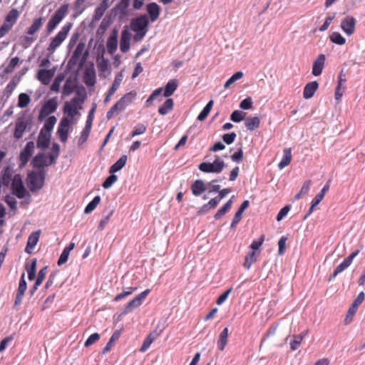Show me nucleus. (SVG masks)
Listing matches in <instances>:
<instances>
[{
  "label": "nucleus",
  "instance_id": "ea45409f",
  "mask_svg": "<svg viewBox=\"0 0 365 365\" xmlns=\"http://www.w3.org/2000/svg\"><path fill=\"white\" fill-rule=\"evenodd\" d=\"M174 101L172 98H168L164 103L158 108V113L165 115L173 109Z\"/></svg>",
  "mask_w": 365,
  "mask_h": 365
},
{
  "label": "nucleus",
  "instance_id": "0eeeda50",
  "mask_svg": "<svg viewBox=\"0 0 365 365\" xmlns=\"http://www.w3.org/2000/svg\"><path fill=\"white\" fill-rule=\"evenodd\" d=\"M11 191L19 199H23L26 195H29L20 174L14 175L11 182Z\"/></svg>",
  "mask_w": 365,
  "mask_h": 365
},
{
  "label": "nucleus",
  "instance_id": "338daca9",
  "mask_svg": "<svg viewBox=\"0 0 365 365\" xmlns=\"http://www.w3.org/2000/svg\"><path fill=\"white\" fill-rule=\"evenodd\" d=\"M118 180L117 175L114 173H110V175L106 178L105 181L103 182L102 186L104 189L110 188L114 182H115Z\"/></svg>",
  "mask_w": 365,
  "mask_h": 365
},
{
  "label": "nucleus",
  "instance_id": "09e8293b",
  "mask_svg": "<svg viewBox=\"0 0 365 365\" xmlns=\"http://www.w3.org/2000/svg\"><path fill=\"white\" fill-rule=\"evenodd\" d=\"M101 200V198L99 195L94 197L93 199L85 207L84 213L89 214L93 210H94L96 206L100 203Z\"/></svg>",
  "mask_w": 365,
  "mask_h": 365
},
{
  "label": "nucleus",
  "instance_id": "4468645a",
  "mask_svg": "<svg viewBox=\"0 0 365 365\" xmlns=\"http://www.w3.org/2000/svg\"><path fill=\"white\" fill-rule=\"evenodd\" d=\"M26 289L27 283L25 279V273H23L19 280V287L15 297L14 308L17 309L16 307L21 304Z\"/></svg>",
  "mask_w": 365,
  "mask_h": 365
},
{
  "label": "nucleus",
  "instance_id": "9d476101",
  "mask_svg": "<svg viewBox=\"0 0 365 365\" xmlns=\"http://www.w3.org/2000/svg\"><path fill=\"white\" fill-rule=\"evenodd\" d=\"M58 103L56 98L48 100L42 106L38 115V120L41 121L51 113L56 110Z\"/></svg>",
  "mask_w": 365,
  "mask_h": 365
},
{
  "label": "nucleus",
  "instance_id": "58836bf2",
  "mask_svg": "<svg viewBox=\"0 0 365 365\" xmlns=\"http://www.w3.org/2000/svg\"><path fill=\"white\" fill-rule=\"evenodd\" d=\"M19 14L16 9H12L6 16L4 22L13 27L19 19Z\"/></svg>",
  "mask_w": 365,
  "mask_h": 365
},
{
  "label": "nucleus",
  "instance_id": "a19ab883",
  "mask_svg": "<svg viewBox=\"0 0 365 365\" xmlns=\"http://www.w3.org/2000/svg\"><path fill=\"white\" fill-rule=\"evenodd\" d=\"M60 153V145L57 143H53L51 148V152L49 153V164H54Z\"/></svg>",
  "mask_w": 365,
  "mask_h": 365
},
{
  "label": "nucleus",
  "instance_id": "49530a36",
  "mask_svg": "<svg viewBox=\"0 0 365 365\" xmlns=\"http://www.w3.org/2000/svg\"><path fill=\"white\" fill-rule=\"evenodd\" d=\"M36 259H33L30 265H26V269L28 273L29 280L33 281L36 277Z\"/></svg>",
  "mask_w": 365,
  "mask_h": 365
},
{
  "label": "nucleus",
  "instance_id": "603ef678",
  "mask_svg": "<svg viewBox=\"0 0 365 365\" xmlns=\"http://www.w3.org/2000/svg\"><path fill=\"white\" fill-rule=\"evenodd\" d=\"M256 261L257 258L255 256V252L252 251L250 252L245 257L243 265L246 269H249Z\"/></svg>",
  "mask_w": 365,
  "mask_h": 365
},
{
  "label": "nucleus",
  "instance_id": "c756f323",
  "mask_svg": "<svg viewBox=\"0 0 365 365\" xmlns=\"http://www.w3.org/2000/svg\"><path fill=\"white\" fill-rule=\"evenodd\" d=\"M27 127V123L26 121L21 119H19L15 125V130L14 133V137L16 140H19L22 138L26 129Z\"/></svg>",
  "mask_w": 365,
  "mask_h": 365
},
{
  "label": "nucleus",
  "instance_id": "a878e982",
  "mask_svg": "<svg viewBox=\"0 0 365 365\" xmlns=\"http://www.w3.org/2000/svg\"><path fill=\"white\" fill-rule=\"evenodd\" d=\"M318 87L319 83L316 81L308 83L304 88L303 97L305 99L311 98L314 96Z\"/></svg>",
  "mask_w": 365,
  "mask_h": 365
},
{
  "label": "nucleus",
  "instance_id": "e433bc0d",
  "mask_svg": "<svg viewBox=\"0 0 365 365\" xmlns=\"http://www.w3.org/2000/svg\"><path fill=\"white\" fill-rule=\"evenodd\" d=\"M178 88V81L176 79L170 80L165 86L163 96L170 97L172 96Z\"/></svg>",
  "mask_w": 365,
  "mask_h": 365
},
{
  "label": "nucleus",
  "instance_id": "6e6d98bb",
  "mask_svg": "<svg viewBox=\"0 0 365 365\" xmlns=\"http://www.w3.org/2000/svg\"><path fill=\"white\" fill-rule=\"evenodd\" d=\"M31 101L30 96L25 93H21L19 96L18 106L19 108L26 107Z\"/></svg>",
  "mask_w": 365,
  "mask_h": 365
},
{
  "label": "nucleus",
  "instance_id": "e2e57ef3",
  "mask_svg": "<svg viewBox=\"0 0 365 365\" xmlns=\"http://www.w3.org/2000/svg\"><path fill=\"white\" fill-rule=\"evenodd\" d=\"M86 1V0H75L73 3V9L76 13V16L81 14L86 9V6H84Z\"/></svg>",
  "mask_w": 365,
  "mask_h": 365
},
{
  "label": "nucleus",
  "instance_id": "8fccbe9b",
  "mask_svg": "<svg viewBox=\"0 0 365 365\" xmlns=\"http://www.w3.org/2000/svg\"><path fill=\"white\" fill-rule=\"evenodd\" d=\"M91 126L85 125V127L83 129L81 133V136L78 140V145L79 146L82 145L84 143L87 141L91 130Z\"/></svg>",
  "mask_w": 365,
  "mask_h": 365
},
{
  "label": "nucleus",
  "instance_id": "473e14b6",
  "mask_svg": "<svg viewBox=\"0 0 365 365\" xmlns=\"http://www.w3.org/2000/svg\"><path fill=\"white\" fill-rule=\"evenodd\" d=\"M292 160V150L291 148H284L283 150V156L281 161L278 164L279 170L283 169L287 166Z\"/></svg>",
  "mask_w": 365,
  "mask_h": 365
},
{
  "label": "nucleus",
  "instance_id": "f03ea898",
  "mask_svg": "<svg viewBox=\"0 0 365 365\" xmlns=\"http://www.w3.org/2000/svg\"><path fill=\"white\" fill-rule=\"evenodd\" d=\"M85 43L83 42H80L76 49L74 50L71 57L68 61L67 67L68 68H72L76 66L78 63L79 66L82 67L85 62L87 60L88 56V51H86L83 54V51L85 48Z\"/></svg>",
  "mask_w": 365,
  "mask_h": 365
},
{
  "label": "nucleus",
  "instance_id": "6ab92c4d",
  "mask_svg": "<svg viewBox=\"0 0 365 365\" xmlns=\"http://www.w3.org/2000/svg\"><path fill=\"white\" fill-rule=\"evenodd\" d=\"M123 74L121 73H118L116 74L114 81L113 82L110 88H109L108 93H106V96L104 98V103H107L110 101L111 96L115 93L116 90L118 88V87L120 85V83L123 80Z\"/></svg>",
  "mask_w": 365,
  "mask_h": 365
},
{
  "label": "nucleus",
  "instance_id": "72a5a7b5",
  "mask_svg": "<svg viewBox=\"0 0 365 365\" xmlns=\"http://www.w3.org/2000/svg\"><path fill=\"white\" fill-rule=\"evenodd\" d=\"M128 157L123 155L109 169L110 173H115L120 171L126 164Z\"/></svg>",
  "mask_w": 365,
  "mask_h": 365
},
{
  "label": "nucleus",
  "instance_id": "69168bd1",
  "mask_svg": "<svg viewBox=\"0 0 365 365\" xmlns=\"http://www.w3.org/2000/svg\"><path fill=\"white\" fill-rule=\"evenodd\" d=\"M20 62V58L18 56L12 58L9 63V65L4 68V73L8 74L11 73L14 68L19 64Z\"/></svg>",
  "mask_w": 365,
  "mask_h": 365
},
{
  "label": "nucleus",
  "instance_id": "2f4dec72",
  "mask_svg": "<svg viewBox=\"0 0 365 365\" xmlns=\"http://www.w3.org/2000/svg\"><path fill=\"white\" fill-rule=\"evenodd\" d=\"M234 195L222 207H220L214 215V218L217 220L224 216L232 207L233 202Z\"/></svg>",
  "mask_w": 365,
  "mask_h": 365
},
{
  "label": "nucleus",
  "instance_id": "ddd939ff",
  "mask_svg": "<svg viewBox=\"0 0 365 365\" xmlns=\"http://www.w3.org/2000/svg\"><path fill=\"white\" fill-rule=\"evenodd\" d=\"M356 24V20L354 16H346L342 19L340 27L349 36L354 33Z\"/></svg>",
  "mask_w": 365,
  "mask_h": 365
},
{
  "label": "nucleus",
  "instance_id": "de8ad7c7",
  "mask_svg": "<svg viewBox=\"0 0 365 365\" xmlns=\"http://www.w3.org/2000/svg\"><path fill=\"white\" fill-rule=\"evenodd\" d=\"M56 121H57V119L54 115L49 116L46 120L43 127L41 129H44V132L47 133H51Z\"/></svg>",
  "mask_w": 365,
  "mask_h": 365
},
{
  "label": "nucleus",
  "instance_id": "774afa93",
  "mask_svg": "<svg viewBox=\"0 0 365 365\" xmlns=\"http://www.w3.org/2000/svg\"><path fill=\"white\" fill-rule=\"evenodd\" d=\"M136 287H128L127 290H124L121 293L117 294L114 298V301L118 302L124 297L130 295L135 290H136Z\"/></svg>",
  "mask_w": 365,
  "mask_h": 365
},
{
  "label": "nucleus",
  "instance_id": "1a4fd4ad",
  "mask_svg": "<svg viewBox=\"0 0 365 365\" xmlns=\"http://www.w3.org/2000/svg\"><path fill=\"white\" fill-rule=\"evenodd\" d=\"M72 119L63 118L58 127L57 134L62 143H66L68 140L69 129L72 124Z\"/></svg>",
  "mask_w": 365,
  "mask_h": 365
},
{
  "label": "nucleus",
  "instance_id": "7ed1b4c3",
  "mask_svg": "<svg viewBox=\"0 0 365 365\" xmlns=\"http://www.w3.org/2000/svg\"><path fill=\"white\" fill-rule=\"evenodd\" d=\"M68 4L61 5L49 19L46 25V31L48 34H51L63 19L68 12Z\"/></svg>",
  "mask_w": 365,
  "mask_h": 365
},
{
  "label": "nucleus",
  "instance_id": "c85d7f7f",
  "mask_svg": "<svg viewBox=\"0 0 365 365\" xmlns=\"http://www.w3.org/2000/svg\"><path fill=\"white\" fill-rule=\"evenodd\" d=\"M359 253V250H356L354 252H353L351 254H350L347 257H346L344 261L340 263L336 269L341 273L343 271H344L346 269H347L351 264L353 259L355 257L358 255Z\"/></svg>",
  "mask_w": 365,
  "mask_h": 365
},
{
  "label": "nucleus",
  "instance_id": "680f3d73",
  "mask_svg": "<svg viewBox=\"0 0 365 365\" xmlns=\"http://www.w3.org/2000/svg\"><path fill=\"white\" fill-rule=\"evenodd\" d=\"M147 127L143 123H138L133 128V130L130 133V138H133L136 135H142L146 132Z\"/></svg>",
  "mask_w": 365,
  "mask_h": 365
},
{
  "label": "nucleus",
  "instance_id": "423d86ee",
  "mask_svg": "<svg viewBox=\"0 0 365 365\" xmlns=\"http://www.w3.org/2000/svg\"><path fill=\"white\" fill-rule=\"evenodd\" d=\"M86 99V95L83 94L82 98L74 97L70 102L66 101L63 106V113L68 116L73 118L78 113V108L81 109V104Z\"/></svg>",
  "mask_w": 365,
  "mask_h": 365
},
{
  "label": "nucleus",
  "instance_id": "5fc2aeb1",
  "mask_svg": "<svg viewBox=\"0 0 365 365\" xmlns=\"http://www.w3.org/2000/svg\"><path fill=\"white\" fill-rule=\"evenodd\" d=\"M220 182V179H215L206 184L207 190L209 193L218 192L220 190V185L216 183Z\"/></svg>",
  "mask_w": 365,
  "mask_h": 365
},
{
  "label": "nucleus",
  "instance_id": "cd10ccee",
  "mask_svg": "<svg viewBox=\"0 0 365 365\" xmlns=\"http://www.w3.org/2000/svg\"><path fill=\"white\" fill-rule=\"evenodd\" d=\"M192 193L195 196H200L207 190L206 184L202 180H196L190 187Z\"/></svg>",
  "mask_w": 365,
  "mask_h": 365
},
{
  "label": "nucleus",
  "instance_id": "4d7b16f0",
  "mask_svg": "<svg viewBox=\"0 0 365 365\" xmlns=\"http://www.w3.org/2000/svg\"><path fill=\"white\" fill-rule=\"evenodd\" d=\"M113 213V210H109L106 213V211L104 212L103 217L100 221V223L98 227V230L101 231L105 228L106 225L108 224Z\"/></svg>",
  "mask_w": 365,
  "mask_h": 365
},
{
  "label": "nucleus",
  "instance_id": "9b49d317",
  "mask_svg": "<svg viewBox=\"0 0 365 365\" xmlns=\"http://www.w3.org/2000/svg\"><path fill=\"white\" fill-rule=\"evenodd\" d=\"M148 25L149 21L146 14L133 19L130 23V27L133 31H148Z\"/></svg>",
  "mask_w": 365,
  "mask_h": 365
},
{
  "label": "nucleus",
  "instance_id": "aec40b11",
  "mask_svg": "<svg viewBox=\"0 0 365 365\" xmlns=\"http://www.w3.org/2000/svg\"><path fill=\"white\" fill-rule=\"evenodd\" d=\"M250 205V201L246 200L240 205V207L238 208L237 211L236 212L231 225H230V229H235L237 224L240 222L242 219V216L245 210L249 207Z\"/></svg>",
  "mask_w": 365,
  "mask_h": 365
},
{
  "label": "nucleus",
  "instance_id": "79ce46f5",
  "mask_svg": "<svg viewBox=\"0 0 365 365\" xmlns=\"http://www.w3.org/2000/svg\"><path fill=\"white\" fill-rule=\"evenodd\" d=\"M307 331H304L298 335L294 336L293 340L290 341L291 350L295 351L299 347L302 340L304 339V336L307 334Z\"/></svg>",
  "mask_w": 365,
  "mask_h": 365
},
{
  "label": "nucleus",
  "instance_id": "412c9836",
  "mask_svg": "<svg viewBox=\"0 0 365 365\" xmlns=\"http://www.w3.org/2000/svg\"><path fill=\"white\" fill-rule=\"evenodd\" d=\"M51 142V133L44 132V129H41L37 140V147L42 150L48 148Z\"/></svg>",
  "mask_w": 365,
  "mask_h": 365
},
{
  "label": "nucleus",
  "instance_id": "f704fd0d",
  "mask_svg": "<svg viewBox=\"0 0 365 365\" xmlns=\"http://www.w3.org/2000/svg\"><path fill=\"white\" fill-rule=\"evenodd\" d=\"M365 294L363 292H361L356 298L353 302L351 306L349 307L348 311V316L353 315L357 310L358 307L363 302L364 300Z\"/></svg>",
  "mask_w": 365,
  "mask_h": 365
},
{
  "label": "nucleus",
  "instance_id": "bb28decb",
  "mask_svg": "<svg viewBox=\"0 0 365 365\" xmlns=\"http://www.w3.org/2000/svg\"><path fill=\"white\" fill-rule=\"evenodd\" d=\"M147 11L150 16L151 21H155L160 16V7L157 3L151 2L147 5Z\"/></svg>",
  "mask_w": 365,
  "mask_h": 365
},
{
  "label": "nucleus",
  "instance_id": "f8f14e48",
  "mask_svg": "<svg viewBox=\"0 0 365 365\" xmlns=\"http://www.w3.org/2000/svg\"><path fill=\"white\" fill-rule=\"evenodd\" d=\"M34 148L35 145L33 141H29L26 143L25 148L21 150L19 155L21 167H24L27 164L34 153Z\"/></svg>",
  "mask_w": 365,
  "mask_h": 365
},
{
  "label": "nucleus",
  "instance_id": "20e7f679",
  "mask_svg": "<svg viewBox=\"0 0 365 365\" xmlns=\"http://www.w3.org/2000/svg\"><path fill=\"white\" fill-rule=\"evenodd\" d=\"M225 166V162L216 155L213 163L203 162L199 165L198 168L206 173H220Z\"/></svg>",
  "mask_w": 365,
  "mask_h": 365
},
{
  "label": "nucleus",
  "instance_id": "37998d69",
  "mask_svg": "<svg viewBox=\"0 0 365 365\" xmlns=\"http://www.w3.org/2000/svg\"><path fill=\"white\" fill-rule=\"evenodd\" d=\"M159 334H158L156 331H153L150 333V334L147 336V338L144 340L141 347H140V351L144 352L145 351L148 347L150 346V344L153 343V341L158 336Z\"/></svg>",
  "mask_w": 365,
  "mask_h": 365
},
{
  "label": "nucleus",
  "instance_id": "3c124183",
  "mask_svg": "<svg viewBox=\"0 0 365 365\" xmlns=\"http://www.w3.org/2000/svg\"><path fill=\"white\" fill-rule=\"evenodd\" d=\"M76 86L75 83L71 80V78H67L63 88V94L64 96L70 95Z\"/></svg>",
  "mask_w": 365,
  "mask_h": 365
},
{
  "label": "nucleus",
  "instance_id": "864d4df0",
  "mask_svg": "<svg viewBox=\"0 0 365 365\" xmlns=\"http://www.w3.org/2000/svg\"><path fill=\"white\" fill-rule=\"evenodd\" d=\"M245 116L246 113L239 110H235L230 115V120L234 123H240L245 119Z\"/></svg>",
  "mask_w": 365,
  "mask_h": 365
},
{
  "label": "nucleus",
  "instance_id": "c9c22d12",
  "mask_svg": "<svg viewBox=\"0 0 365 365\" xmlns=\"http://www.w3.org/2000/svg\"><path fill=\"white\" fill-rule=\"evenodd\" d=\"M121 331L120 330H115L111 337L110 338L109 341L106 344V345L104 346V348L102 350V354H106L108 353L112 348L113 344L115 341H118L120 336Z\"/></svg>",
  "mask_w": 365,
  "mask_h": 365
},
{
  "label": "nucleus",
  "instance_id": "a211bd4d",
  "mask_svg": "<svg viewBox=\"0 0 365 365\" xmlns=\"http://www.w3.org/2000/svg\"><path fill=\"white\" fill-rule=\"evenodd\" d=\"M118 35V31L116 29H114L107 39L106 46H107L108 52L110 54L114 53L117 49Z\"/></svg>",
  "mask_w": 365,
  "mask_h": 365
},
{
  "label": "nucleus",
  "instance_id": "39448f33",
  "mask_svg": "<svg viewBox=\"0 0 365 365\" xmlns=\"http://www.w3.org/2000/svg\"><path fill=\"white\" fill-rule=\"evenodd\" d=\"M71 26V23H66L58 32V34L53 38H52L51 43L47 48L49 52L53 53L62 43V42L68 36Z\"/></svg>",
  "mask_w": 365,
  "mask_h": 365
},
{
  "label": "nucleus",
  "instance_id": "6e6552de",
  "mask_svg": "<svg viewBox=\"0 0 365 365\" xmlns=\"http://www.w3.org/2000/svg\"><path fill=\"white\" fill-rule=\"evenodd\" d=\"M150 292V289H147L142 292L138 295H137L135 298H133L127 304L122 314H127L133 312L135 309L140 307L143 304V300L147 297Z\"/></svg>",
  "mask_w": 365,
  "mask_h": 365
},
{
  "label": "nucleus",
  "instance_id": "4c0bfd02",
  "mask_svg": "<svg viewBox=\"0 0 365 365\" xmlns=\"http://www.w3.org/2000/svg\"><path fill=\"white\" fill-rule=\"evenodd\" d=\"M229 335V329L227 327H225L222 331L220 334L219 338L217 340V347L220 351H223L225 348V346L227 343V338Z\"/></svg>",
  "mask_w": 365,
  "mask_h": 365
},
{
  "label": "nucleus",
  "instance_id": "a18cd8bd",
  "mask_svg": "<svg viewBox=\"0 0 365 365\" xmlns=\"http://www.w3.org/2000/svg\"><path fill=\"white\" fill-rule=\"evenodd\" d=\"M43 22V19L39 17L36 19L31 26L28 29L27 34L29 35H34L36 34L42 26Z\"/></svg>",
  "mask_w": 365,
  "mask_h": 365
},
{
  "label": "nucleus",
  "instance_id": "7c9ffc66",
  "mask_svg": "<svg viewBox=\"0 0 365 365\" xmlns=\"http://www.w3.org/2000/svg\"><path fill=\"white\" fill-rule=\"evenodd\" d=\"M260 124V119L257 116L248 117L245 119V125L250 131H253L257 129Z\"/></svg>",
  "mask_w": 365,
  "mask_h": 365
},
{
  "label": "nucleus",
  "instance_id": "393cba45",
  "mask_svg": "<svg viewBox=\"0 0 365 365\" xmlns=\"http://www.w3.org/2000/svg\"><path fill=\"white\" fill-rule=\"evenodd\" d=\"M130 34L126 29L121 32L120 48L123 53L127 52L130 48Z\"/></svg>",
  "mask_w": 365,
  "mask_h": 365
},
{
  "label": "nucleus",
  "instance_id": "4be33fe9",
  "mask_svg": "<svg viewBox=\"0 0 365 365\" xmlns=\"http://www.w3.org/2000/svg\"><path fill=\"white\" fill-rule=\"evenodd\" d=\"M41 231L38 230L36 232H33L28 238V241L26 243V246L25 248V252L28 254H31L33 252V250L34 247L36 245L39 240Z\"/></svg>",
  "mask_w": 365,
  "mask_h": 365
},
{
  "label": "nucleus",
  "instance_id": "c03bdc74",
  "mask_svg": "<svg viewBox=\"0 0 365 365\" xmlns=\"http://www.w3.org/2000/svg\"><path fill=\"white\" fill-rule=\"evenodd\" d=\"M12 177V170L9 166H7L2 173L1 178L0 177L1 185L9 186Z\"/></svg>",
  "mask_w": 365,
  "mask_h": 365
},
{
  "label": "nucleus",
  "instance_id": "dca6fc26",
  "mask_svg": "<svg viewBox=\"0 0 365 365\" xmlns=\"http://www.w3.org/2000/svg\"><path fill=\"white\" fill-rule=\"evenodd\" d=\"M48 158V155H46L43 153H39L34 157L31 162L32 166L34 168L38 169V170L46 171L45 167L51 165L49 164V162L47 161Z\"/></svg>",
  "mask_w": 365,
  "mask_h": 365
},
{
  "label": "nucleus",
  "instance_id": "b1692460",
  "mask_svg": "<svg viewBox=\"0 0 365 365\" xmlns=\"http://www.w3.org/2000/svg\"><path fill=\"white\" fill-rule=\"evenodd\" d=\"M55 71L51 69H40L38 79L43 84L48 85L54 75Z\"/></svg>",
  "mask_w": 365,
  "mask_h": 365
},
{
  "label": "nucleus",
  "instance_id": "f257e3e1",
  "mask_svg": "<svg viewBox=\"0 0 365 365\" xmlns=\"http://www.w3.org/2000/svg\"><path fill=\"white\" fill-rule=\"evenodd\" d=\"M46 179V171L32 170L28 173L26 182L27 185L32 192L41 190L44 184Z\"/></svg>",
  "mask_w": 365,
  "mask_h": 365
},
{
  "label": "nucleus",
  "instance_id": "5701e85b",
  "mask_svg": "<svg viewBox=\"0 0 365 365\" xmlns=\"http://www.w3.org/2000/svg\"><path fill=\"white\" fill-rule=\"evenodd\" d=\"M325 55L320 54L317 59L314 61L312 66V74L315 76H319L324 66Z\"/></svg>",
  "mask_w": 365,
  "mask_h": 365
},
{
  "label": "nucleus",
  "instance_id": "13d9d810",
  "mask_svg": "<svg viewBox=\"0 0 365 365\" xmlns=\"http://www.w3.org/2000/svg\"><path fill=\"white\" fill-rule=\"evenodd\" d=\"M330 41L337 45H344L346 43V39L340 33L334 32L330 35Z\"/></svg>",
  "mask_w": 365,
  "mask_h": 365
},
{
  "label": "nucleus",
  "instance_id": "bf43d9fd",
  "mask_svg": "<svg viewBox=\"0 0 365 365\" xmlns=\"http://www.w3.org/2000/svg\"><path fill=\"white\" fill-rule=\"evenodd\" d=\"M97 66L98 69L104 72L108 69V60L103 57V53L101 56H98L97 58Z\"/></svg>",
  "mask_w": 365,
  "mask_h": 365
},
{
  "label": "nucleus",
  "instance_id": "0e129e2a",
  "mask_svg": "<svg viewBox=\"0 0 365 365\" xmlns=\"http://www.w3.org/2000/svg\"><path fill=\"white\" fill-rule=\"evenodd\" d=\"M64 75L63 73H58L55 78L53 83L51 86V90L52 91L58 92L60 88V84L64 79Z\"/></svg>",
  "mask_w": 365,
  "mask_h": 365
},
{
  "label": "nucleus",
  "instance_id": "052dcab7",
  "mask_svg": "<svg viewBox=\"0 0 365 365\" xmlns=\"http://www.w3.org/2000/svg\"><path fill=\"white\" fill-rule=\"evenodd\" d=\"M243 73L242 71H237L225 83L224 88H228L232 84L237 81L240 80L243 77Z\"/></svg>",
  "mask_w": 365,
  "mask_h": 365
},
{
  "label": "nucleus",
  "instance_id": "f3484780",
  "mask_svg": "<svg viewBox=\"0 0 365 365\" xmlns=\"http://www.w3.org/2000/svg\"><path fill=\"white\" fill-rule=\"evenodd\" d=\"M83 81L88 86H93L96 83V74L93 63H91L86 68L83 74Z\"/></svg>",
  "mask_w": 365,
  "mask_h": 365
},
{
  "label": "nucleus",
  "instance_id": "2eb2a0df",
  "mask_svg": "<svg viewBox=\"0 0 365 365\" xmlns=\"http://www.w3.org/2000/svg\"><path fill=\"white\" fill-rule=\"evenodd\" d=\"M130 0H120L111 10L115 16H118L120 19L128 16V9Z\"/></svg>",
  "mask_w": 365,
  "mask_h": 365
}]
</instances>
